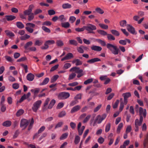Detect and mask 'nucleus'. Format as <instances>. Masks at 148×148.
Segmentation results:
<instances>
[{"label":"nucleus","instance_id":"nucleus-46","mask_svg":"<svg viewBox=\"0 0 148 148\" xmlns=\"http://www.w3.org/2000/svg\"><path fill=\"white\" fill-rule=\"evenodd\" d=\"M76 76V74L75 73H72L70 74L68 78L69 80H71L73 79Z\"/></svg>","mask_w":148,"mask_h":148},{"label":"nucleus","instance_id":"nucleus-27","mask_svg":"<svg viewBox=\"0 0 148 148\" xmlns=\"http://www.w3.org/2000/svg\"><path fill=\"white\" fill-rule=\"evenodd\" d=\"M61 25L62 27L66 28L69 27L70 25L69 23L68 22L62 23Z\"/></svg>","mask_w":148,"mask_h":148},{"label":"nucleus","instance_id":"nucleus-36","mask_svg":"<svg viewBox=\"0 0 148 148\" xmlns=\"http://www.w3.org/2000/svg\"><path fill=\"white\" fill-rule=\"evenodd\" d=\"M127 22L125 20H122L120 21V25L122 27H124L125 26H127L126 25Z\"/></svg>","mask_w":148,"mask_h":148},{"label":"nucleus","instance_id":"nucleus-13","mask_svg":"<svg viewBox=\"0 0 148 148\" xmlns=\"http://www.w3.org/2000/svg\"><path fill=\"white\" fill-rule=\"evenodd\" d=\"M139 113L140 115H143V117L145 118L146 117L147 112L145 109H143L142 107L139 108Z\"/></svg>","mask_w":148,"mask_h":148},{"label":"nucleus","instance_id":"nucleus-57","mask_svg":"<svg viewBox=\"0 0 148 148\" xmlns=\"http://www.w3.org/2000/svg\"><path fill=\"white\" fill-rule=\"evenodd\" d=\"M42 10L39 9H36L34 12V15H36L39 14L41 13L42 12Z\"/></svg>","mask_w":148,"mask_h":148},{"label":"nucleus","instance_id":"nucleus-41","mask_svg":"<svg viewBox=\"0 0 148 148\" xmlns=\"http://www.w3.org/2000/svg\"><path fill=\"white\" fill-rule=\"evenodd\" d=\"M34 13H32L28 15V20L29 21H31L34 18Z\"/></svg>","mask_w":148,"mask_h":148},{"label":"nucleus","instance_id":"nucleus-34","mask_svg":"<svg viewBox=\"0 0 148 148\" xmlns=\"http://www.w3.org/2000/svg\"><path fill=\"white\" fill-rule=\"evenodd\" d=\"M24 112V111L23 109H20L16 113V115L17 116H19L22 115Z\"/></svg>","mask_w":148,"mask_h":148},{"label":"nucleus","instance_id":"nucleus-42","mask_svg":"<svg viewBox=\"0 0 148 148\" xmlns=\"http://www.w3.org/2000/svg\"><path fill=\"white\" fill-rule=\"evenodd\" d=\"M96 40L102 46H105L106 45V43L104 41L99 39H97Z\"/></svg>","mask_w":148,"mask_h":148},{"label":"nucleus","instance_id":"nucleus-53","mask_svg":"<svg viewBox=\"0 0 148 148\" xmlns=\"http://www.w3.org/2000/svg\"><path fill=\"white\" fill-rule=\"evenodd\" d=\"M9 81L11 82H14L16 81L15 78L12 75H10L8 77Z\"/></svg>","mask_w":148,"mask_h":148},{"label":"nucleus","instance_id":"nucleus-64","mask_svg":"<svg viewBox=\"0 0 148 148\" xmlns=\"http://www.w3.org/2000/svg\"><path fill=\"white\" fill-rule=\"evenodd\" d=\"M76 18L74 16H71L69 18V21L71 23H73L75 21Z\"/></svg>","mask_w":148,"mask_h":148},{"label":"nucleus","instance_id":"nucleus-2","mask_svg":"<svg viewBox=\"0 0 148 148\" xmlns=\"http://www.w3.org/2000/svg\"><path fill=\"white\" fill-rule=\"evenodd\" d=\"M107 48L110 50L112 53L114 55H117L119 53V49L116 46H114L110 43L107 45Z\"/></svg>","mask_w":148,"mask_h":148},{"label":"nucleus","instance_id":"nucleus-32","mask_svg":"<svg viewBox=\"0 0 148 148\" xmlns=\"http://www.w3.org/2000/svg\"><path fill=\"white\" fill-rule=\"evenodd\" d=\"M123 126V124L122 123H121L119 125L116 130V132L117 133L119 134L120 133V130Z\"/></svg>","mask_w":148,"mask_h":148},{"label":"nucleus","instance_id":"nucleus-31","mask_svg":"<svg viewBox=\"0 0 148 148\" xmlns=\"http://www.w3.org/2000/svg\"><path fill=\"white\" fill-rule=\"evenodd\" d=\"M112 33L115 36H119V32L116 30L112 29L111 30Z\"/></svg>","mask_w":148,"mask_h":148},{"label":"nucleus","instance_id":"nucleus-1","mask_svg":"<svg viewBox=\"0 0 148 148\" xmlns=\"http://www.w3.org/2000/svg\"><path fill=\"white\" fill-rule=\"evenodd\" d=\"M106 117V114H104L102 115H97L93 121L92 125L95 126L97 125V123L98 124L101 123L103 120L105 119Z\"/></svg>","mask_w":148,"mask_h":148},{"label":"nucleus","instance_id":"nucleus-19","mask_svg":"<svg viewBox=\"0 0 148 148\" xmlns=\"http://www.w3.org/2000/svg\"><path fill=\"white\" fill-rule=\"evenodd\" d=\"M40 89L39 88H36L35 89H32L31 90V91L34 93V98L35 99L37 95L39 92Z\"/></svg>","mask_w":148,"mask_h":148},{"label":"nucleus","instance_id":"nucleus-21","mask_svg":"<svg viewBox=\"0 0 148 148\" xmlns=\"http://www.w3.org/2000/svg\"><path fill=\"white\" fill-rule=\"evenodd\" d=\"M71 7V5L69 3H64L62 5V8L64 9H70Z\"/></svg>","mask_w":148,"mask_h":148},{"label":"nucleus","instance_id":"nucleus-26","mask_svg":"<svg viewBox=\"0 0 148 148\" xmlns=\"http://www.w3.org/2000/svg\"><path fill=\"white\" fill-rule=\"evenodd\" d=\"M6 18L8 21H11L13 20L16 18V17L13 15L7 16Z\"/></svg>","mask_w":148,"mask_h":148},{"label":"nucleus","instance_id":"nucleus-23","mask_svg":"<svg viewBox=\"0 0 148 148\" xmlns=\"http://www.w3.org/2000/svg\"><path fill=\"white\" fill-rule=\"evenodd\" d=\"M56 103V101L54 99H52L50 102L48 108L49 109H51L52 108Z\"/></svg>","mask_w":148,"mask_h":148},{"label":"nucleus","instance_id":"nucleus-17","mask_svg":"<svg viewBox=\"0 0 148 148\" xmlns=\"http://www.w3.org/2000/svg\"><path fill=\"white\" fill-rule=\"evenodd\" d=\"M91 48L92 50L97 51H100L102 50L101 47L96 45H92Z\"/></svg>","mask_w":148,"mask_h":148},{"label":"nucleus","instance_id":"nucleus-5","mask_svg":"<svg viewBox=\"0 0 148 148\" xmlns=\"http://www.w3.org/2000/svg\"><path fill=\"white\" fill-rule=\"evenodd\" d=\"M42 101L40 100H38L35 102L33 104L32 109L34 112H36L40 106Z\"/></svg>","mask_w":148,"mask_h":148},{"label":"nucleus","instance_id":"nucleus-33","mask_svg":"<svg viewBox=\"0 0 148 148\" xmlns=\"http://www.w3.org/2000/svg\"><path fill=\"white\" fill-rule=\"evenodd\" d=\"M66 114V112L65 111L63 110L60 112L58 115L59 117L61 118L64 116Z\"/></svg>","mask_w":148,"mask_h":148},{"label":"nucleus","instance_id":"nucleus-50","mask_svg":"<svg viewBox=\"0 0 148 148\" xmlns=\"http://www.w3.org/2000/svg\"><path fill=\"white\" fill-rule=\"evenodd\" d=\"M148 144V135H147L146 138L145 139L144 141L143 142V145L144 148H145L147 144Z\"/></svg>","mask_w":148,"mask_h":148},{"label":"nucleus","instance_id":"nucleus-30","mask_svg":"<svg viewBox=\"0 0 148 148\" xmlns=\"http://www.w3.org/2000/svg\"><path fill=\"white\" fill-rule=\"evenodd\" d=\"M99 27L102 29H108V26L103 23H99Z\"/></svg>","mask_w":148,"mask_h":148},{"label":"nucleus","instance_id":"nucleus-4","mask_svg":"<svg viewBox=\"0 0 148 148\" xmlns=\"http://www.w3.org/2000/svg\"><path fill=\"white\" fill-rule=\"evenodd\" d=\"M70 96L69 93L65 92H61L59 94L58 98L60 100L64 99L69 98Z\"/></svg>","mask_w":148,"mask_h":148},{"label":"nucleus","instance_id":"nucleus-61","mask_svg":"<svg viewBox=\"0 0 148 148\" xmlns=\"http://www.w3.org/2000/svg\"><path fill=\"white\" fill-rule=\"evenodd\" d=\"M71 64L70 63H65L63 66V68L65 69H67L71 66Z\"/></svg>","mask_w":148,"mask_h":148},{"label":"nucleus","instance_id":"nucleus-48","mask_svg":"<svg viewBox=\"0 0 148 148\" xmlns=\"http://www.w3.org/2000/svg\"><path fill=\"white\" fill-rule=\"evenodd\" d=\"M55 41L53 40H49L47 41L45 43L49 46V45L53 44L55 43Z\"/></svg>","mask_w":148,"mask_h":148},{"label":"nucleus","instance_id":"nucleus-56","mask_svg":"<svg viewBox=\"0 0 148 148\" xmlns=\"http://www.w3.org/2000/svg\"><path fill=\"white\" fill-rule=\"evenodd\" d=\"M42 29L46 32L47 33H50V32L51 31L50 29L45 26H42Z\"/></svg>","mask_w":148,"mask_h":148},{"label":"nucleus","instance_id":"nucleus-38","mask_svg":"<svg viewBox=\"0 0 148 148\" xmlns=\"http://www.w3.org/2000/svg\"><path fill=\"white\" fill-rule=\"evenodd\" d=\"M43 43V41L42 40H37L36 41L35 45L40 46Z\"/></svg>","mask_w":148,"mask_h":148},{"label":"nucleus","instance_id":"nucleus-40","mask_svg":"<svg viewBox=\"0 0 148 148\" xmlns=\"http://www.w3.org/2000/svg\"><path fill=\"white\" fill-rule=\"evenodd\" d=\"M33 44L32 42L30 41L27 42L24 46V48L25 49H27L29 46H31Z\"/></svg>","mask_w":148,"mask_h":148},{"label":"nucleus","instance_id":"nucleus-60","mask_svg":"<svg viewBox=\"0 0 148 148\" xmlns=\"http://www.w3.org/2000/svg\"><path fill=\"white\" fill-rule=\"evenodd\" d=\"M90 117L91 115L90 114L88 115L83 120V122L84 123L87 122L90 119Z\"/></svg>","mask_w":148,"mask_h":148},{"label":"nucleus","instance_id":"nucleus-22","mask_svg":"<svg viewBox=\"0 0 148 148\" xmlns=\"http://www.w3.org/2000/svg\"><path fill=\"white\" fill-rule=\"evenodd\" d=\"M49 81V78L48 77H46L44 79L42 82L39 84V85L41 86L46 84L48 83Z\"/></svg>","mask_w":148,"mask_h":148},{"label":"nucleus","instance_id":"nucleus-11","mask_svg":"<svg viewBox=\"0 0 148 148\" xmlns=\"http://www.w3.org/2000/svg\"><path fill=\"white\" fill-rule=\"evenodd\" d=\"M70 71H74L75 73L78 74L83 72V70L82 69H80L79 67H74L71 68L70 70Z\"/></svg>","mask_w":148,"mask_h":148},{"label":"nucleus","instance_id":"nucleus-6","mask_svg":"<svg viewBox=\"0 0 148 148\" xmlns=\"http://www.w3.org/2000/svg\"><path fill=\"white\" fill-rule=\"evenodd\" d=\"M34 6L33 4H31L29 5L27 10L24 11L23 13L25 15H28L32 13V10Z\"/></svg>","mask_w":148,"mask_h":148},{"label":"nucleus","instance_id":"nucleus-35","mask_svg":"<svg viewBox=\"0 0 148 148\" xmlns=\"http://www.w3.org/2000/svg\"><path fill=\"white\" fill-rule=\"evenodd\" d=\"M80 138L79 136L76 135L75 136L74 143L75 144H78L80 141Z\"/></svg>","mask_w":148,"mask_h":148},{"label":"nucleus","instance_id":"nucleus-54","mask_svg":"<svg viewBox=\"0 0 148 148\" xmlns=\"http://www.w3.org/2000/svg\"><path fill=\"white\" fill-rule=\"evenodd\" d=\"M48 14L50 16L54 15L56 14L55 11L53 10H50L48 11Z\"/></svg>","mask_w":148,"mask_h":148},{"label":"nucleus","instance_id":"nucleus-20","mask_svg":"<svg viewBox=\"0 0 148 148\" xmlns=\"http://www.w3.org/2000/svg\"><path fill=\"white\" fill-rule=\"evenodd\" d=\"M16 25L19 29H21L24 27V25L23 23L20 22H17L16 23Z\"/></svg>","mask_w":148,"mask_h":148},{"label":"nucleus","instance_id":"nucleus-51","mask_svg":"<svg viewBox=\"0 0 148 148\" xmlns=\"http://www.w3.org/2000/svg\"><path fill=\"white\" fill-rule=\"evenodd\" d=\"M95 11L98 13L100 14H103L104 13L103 11L100 8H97L95 9Z\"/></svg>","mask_w":148,"mask_h":148},{"label":"nucleus","instance_id":"nucleus-16","mask_svg":"<svg viewBox=\"0 0 148 148\" xmlns=\"http://www.w3.org/2000/svg\"><path fill=\"white\" fill-rule=\"evenodd\" d=\"M34 78V75L32 73L28 74L27 76V79L29 81H32Z\"/></svg>","mask_w":148,"mask_h":148},{"label":"nucleus","instance_id":"nucleus-10","mask_svg":"<svg viewBox=\"0 0 148 148\" xmlns=\"http://www.w3.org/2000/svg\"><path fill=\"white\" fill-rule=\"evenodd\" d=\"M142 123L139 122V120L136 119L135 120L134 122V130L136 132H137L139 130V126H140Z\"/></svg>","mask_w":148,"mask_h":148},{"label":"nucleus","instance_id":"nucleus-25","mask_svg":"<svg viewBox=\"0 0 148 148\" xmlns=\"http://www.w3.org/2000/svg\"><path fill=\"white\" fill-rule=\"evenodd\" d=\"M12 123L11 121H7L4 122L2 125L3 126L5 127H8L10 126L11 125Z\"/></svg>","mask_w":148,"mask_h":148},{"label":"nucleus","instance_id":"nucleus-28","mask_svg":"<svg viewBox=\"0 0 148 148\" xmlns=\"http://www.w3.org/2000/svg\"><path fill=\"white\" fill-rule=\"evenodd\" d=\"M59 20L62 23L64 22L66 20V18L65 17L64 15H62L58 17Z\"/></svg>","mask_w":148,"mask_h":148},{"label":"nucleus","instance_id":"nucleus-24","mask_svg":"<svg viewBox=\"0 0 148 148\" xmlns=\"http://www.w3.org/2000/svg\"><path fill=\"white\" fill-rule=\"evenodd\" d=\"M59 76L58 75H54L51 79V82L52 83L56 82Z\"/></svg>","mask_w":148,"mask_h":148},{"label":"nucleus","instance_id":"nucleus-18","mask_svg":"<svg viewBox=\"0 0 148 148\" xmlns=\"http://www.w3.org/2000/svg\"><path fill=\"white\" fill-rule=\"evenodd\" d=\"M100 61L101 60L100 59L98 58H95L88 60L87 61V62L90 64H92L95 62Z\"/></svg>","mask_w":148,"mask_h":148},{"label":"nucleus","instance_id":"nucleus-14","mask_svg":"<svg viewBox=\"0 0 148 148\" xmlns=\"http://www.w3.org/2000/svg\"><path fill=\"white\" fill-rule=\"evenodd\" d=\"M81 108L80 106L79 105H77L74 106L71 110V113H73L79 111Z\"/></svg>","mask_w":148,"mask_h":148},{"label":"nucleus","instance_id":"nucleus-47","mask_svg":"<svg viewBox=\"0 0 148 148\" xmlns=\"http://www.w3.org/2000/svg\"><path fill=\"white\" fill-rule=\"evenodd\" d=\"M93 81V79L92 78H89L85 81L84 82V84L87 85L88 84L91 83Z\"/></svg>","mask_w":148,"mask_h":148},{"label":"nucleus","instance_id":"nucleus-9","mask_svg":"<svg viewBox=\"0 0 148 148\" xmlns=\"http://www.w3.org/2000/svg\"><path fill=\"white\" fill-rule=\"evenodd\" d=\"M29 122L27 120L25 119H22L20 123V127H24V129L27 126Z\"/></svg>","mask_w":148,"mask_h":148},{"label":"nucleus","instance_id":"nucleus-45","mask_svg":"<svg viewBox=\"0 0 148 148\" xmlns=\"http://www.w3.org/2000/svg\"><path fill=\"white\" fill-rule=\"evenodd\" d=\"M78 103V101L77 100L75 99L74 100L72 101L70 104V106H74L76 104H77Z\"/></svg>","mask_w":148,"mask_h":148},{"label":"nucleus","instance_id":"nucleus-29","mask_svg":"<svg viewBox=\"0 0 148 148\" xmlns=\"http://www.w3.org/2000/svg\"><path fill=\"white\" fill-rule=\"evenodd\" d=\"M5 32L8 36L13 37L14 36V34L12 32L8 30H6L5 31Z\"/></svg>","mask_w":148,"mask_h":148},{"label":"nucleus","instance_id":"nucleus-39","mask_svg":"<svg viewBox=\"0 0 148 148\" xmlns=\"http://www.w3.org/2000/svg\"><path fill=\"white\" fill-rule=\"evenodd\" d=\"M122 95L123 96L124 98L127 99L131 96V94L130 92H127L123 93Z\"/></svg>","mask_w":148,"mask_h":148},{"label":"nucleus","instance_id":"nucleus-37","mask_svg":"<svg viewBox=\"0 0 148 148\" xmlns=\"http://www.w3.org/2000/svg\"><path fill=\"white\" fill-rule=\"evenodd\" d=\"M85 128V127L84 126H83L81 127V128L78 129L79 134V135H82Z\"/></svg>","mask_w":148,"mask_h":148},{"label":"nucleus","instance_id":"nucleus-63","mask_svg":"<svg viewBox=\"0 0 148 148\" xmlns=\"http://www.w3.org/2000/svg\"><path fill=\"white\" fill-rule=\"evenodd\" d=\"M50 101V99L49 98H47L46 99L44 104V107H45L48 105Z\"/></svg>","mask_w":148,"mask_h":148},{"label":"nucleus","instance_id":"nucleus-62","mask_svg":"<svg viewBox=\"0 0 148 148\" xmlns=\"http://www.w3.org/2000/svg\"><path fill=\"white\" fill-rule=\"evenodd\" d=\"M101 104H99L94 109L93 111L94 112H97L101 108Z\"/></svg>","mask_w":148,"mask_h":148},{"label":"nucleus","instance_id":"nucleus-7","mask_svg":"<svg viewBox=\"0 0 148 148\" xmlns=\"http://www.w3.org/2000/svg\"><path fill=\"white\" fill-rule=\"evenodd\" d=\"M127 28L128 31L131 33L133 34H136L134 28L132 25L130 24H127Z\"/></svg>","mask_w":148,"mask_h":148},{"label":"nucleus","instance_id":"nucleus-49","mask_svg":"<svg viewBox=\"0 0 148 148\" xmlns=\"http://www.w3.org/2000/svg\"><path fill=\"white\" fill-rule=\"evenodd\" d=\"M110 123H108L106 125L105 128V132H108L110 130Z\"/></svg>","mask_w":148,"mask_h":148},{"label":"nucleus","instance_id":"nucleus-3","mask_svg":"<svg viewBox=\"0 0 148 148\" xmlns=\"http://www.w3.org/2000/svg\"><path fill=\"white\" fill-rule=\"evenodd\" d=\"M85 29L88 32L90 33H94V32L93 31L96 29L97 27L95 25L92 24L88 23L86 25V26H84Z\"/></svg>","mask_w":148,"mask_h":148},{"label":"nucleus","instance_id":"nucleus-55","mask_svg":"<svg viewBox=\"0 0 148 148\" xmlns=\"http://www.w3.org/2000/svg\"><path fill=\"white\" fill-rule=\"evenodd\" d=\"M26 26L32 28H34L35 27V25L34 24L30 23H27L26 24Z\"/></svg>","mask_w":148,"mask_h":148},{"label":"nucleus","instance_id":"nucleus-43","mask_svg":"<svg viewBox=\"0 0 148 148\" xmlns=\"http://www.w3.org/2000/svg\"><path fill=\"white\" fill-rule=\"evenodd\" d=\"M68 135V134L66 133L62 134L60 137V139L61 140H64L66 139Z\"/></svg>","mask_w":148,"mask_h":148},{"label":"nucleus","instance_id":"nucleus-12","mask_svg":"<svg viewBox=\"0 0 148 148\" xmlns=\"http://www.w3.org/2000/svg\"><path fill=\"white\" fill-rule=\"evenodd\" d=\"M73 54L71 53H68L64 57L62 58L61 60L63 61L66 60H69L73 58Z\"/></svg>","mask_w":148,"mask_h":148},{"label":"nucleus","instance_id":"nucleus-58","mask_svg":"<svg viewBox=\"0 0 148 148\" xmlns=\"http://www.w3.org/2000/svg\"><path fill=\"white\" fill-rule=\"evenodd\" d=\"M51 23L50 21H46L42 23V25H46L47 26H49L51 25Z\"/></svg>","mask_w":148,"mask_h":148},{"label":"nucleus","instance_id":"nucleus-44","mask_svg":"<svg viewBox=\"0 0 148 148\" xmlns=\"http://www.w3.org/2000/svg\"><path fill=\"white\" fill-rule=\"evenodd\" d=\"M69 42L70 44L71 45H73L75 46H76L77 45V42L75 40H70L69 41Z\"/></svg>","mask_w":148,"mask_h":148},{"label":"nucleus","instance_id":"nucleus-52","mask_svg":"<svg viewBox=\"0 0 148 148\" xmlns=\"http://www.w3.org/2000/svg\"><path fill=\"white\" fill-rule=\"evenodd\" d=\"M132 129V127L131 125H129L127 126L126 130L125 133L126 134L128 133L131 131Z\"/></svg>","mask_w":148,"mask_h":148},{"label":"nucleus","instance_id":"nucleus-8","mask_svg":"<svg viewBox=\"0 0 148 148\" xmlns=\"http://www.w3.org/2000/svg\"><path fill=\"white\" fill-rule=\"evenodd\" d=\"M97 32L99 34L103 36H107V37H113L111 34H107L106 32L103 30H98Z\"/></svg>","mask_w":148,"mask_h":148},{"label":"nucleus","instance_id":"nucleus-15","mask_svg":"<svg viewBox=\"0 0 148 148\" xmlns=\"http://www.w3.org/2000/svg\"><path fill=\"white\" fill-rule=\"evenodd\" d=\"M73 64H75V65L77 66L81 65L82 64V62L79 59H75L72 61Z\"/></svg>","mask_w":148,"mask_h":148},{"label":"nucleus","instance_id":"nucleus-59","mask_svg":"<svg viewBox=\"0 0 148 148\" xmlns=\"http://www.w3.org/2000/svg\"><path fill=\"white\" fill-rule=\"evenodd\" d=\"M25 29L27 31L31 33H32L34 31V29L32 28L29 27H27V26L26 27Z\"/></svg>","mask_w":148,"mask_h":148}]
</instances>
